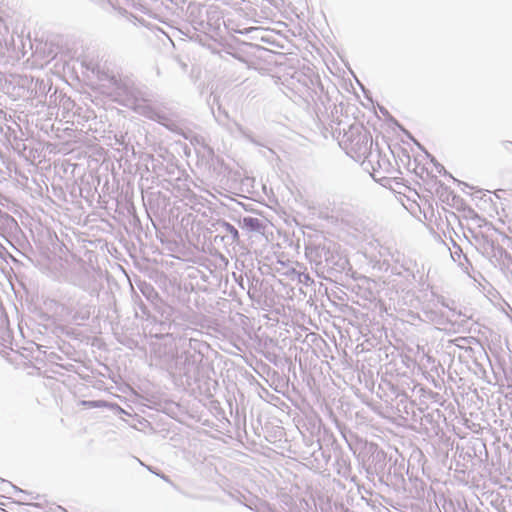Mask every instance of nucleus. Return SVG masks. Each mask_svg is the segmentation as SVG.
Here are the masks:
<instances>
[{
  "label": "nucleus",
  "mask_w": 512,
  "mask_h": 512,
  "mask_svg": "<svg viewBox=\"0 0 512 512\" xmlns=\"http://www.w3.org/2000/svg\"><path fill=\"white\" fill-rule=\"evenodd\" d=\"M224 226L226 228V231L233 237L234 240L239 239V232L233 225L225 223Z\"/></svg>",
  "instance_id": "obj_1"
},
{
  "label": "nucleus",
  "mask_w": 512,
  "mask_h": 512,
  "mask_svg": "<svg viewBox=\"0 0 512 512\" xmlns=\"http://www.w3.org/2000/svg\"><path fill=\"white\" fill-rule=\"evenodd\" d=\"M359 142H361V143H368L369 139H368V137L364 136V137L360 138Z\"/></svg>",
  "instance_id": "obj_2"
},
{
  "label": "nucleus",
  "mask_w": 512,
  "mask_h": 512,
  "mask_svg": "<svg viewBox=\"0 0 512 512\" xmlns=\"http://www.w3.org/2000/svg\"><path fill=\"white\" fill-rule=\"evenodd\" d=\"M244 222H245V223H248V222H249V223H252V222H253V219H252V218H249V219L245 218V219H244Z\"/></svg>",
  "instance_id": "obj_3"
}]
</instances>
